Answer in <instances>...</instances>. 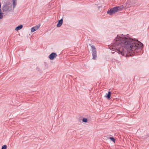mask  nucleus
I'll return each mask as SVG.
<instances>
[{
    "label": "nucleus",
    "mask_w": 149,
    "mask_h": 149,
    "mask_svg": "<svg viewBox=\"0 0 149 149\" xmlns=\"http://www.w3.org/2000/svg\"><path fill=\"white\" fill-rule=\"evenodd\" d=\"M113 46L119 54L124 55L123 47L130 54L137 53L138 50L143 47V44L138 40L126 37L123 34L118 35L114 40Z\"/></svg>",
    "instance_id": "nucleus-1"
},
{
    "label": "nucleus",
    "mask_w": 149,
    "mask_h": 149,
    "mask_svg": "<svg viewBox=\"0 0 149 149\" xmlns=\"http://www.w3.org/2000/svg\"><path fill=\"white\" fill-rule=\"evenodd\" d=\"M14 8H12L11 4H7L3 8V11L7 12H13Z\"/></svg>",
    "instance_id": "nucleus-2"
},
{
    "label": "nucleus",
    "mask_w": 149,
    "mask_h": 149,
    "mask_svg": "<svg viewBox=\"0 0 149 149\" xmlns=\"http://www.w3.org/2000/svg\"><path fill=\"white\" fill-rule=\"evenodd\" d=\"M117 12V8L115 7L108 11L107 13L110 15H112Z\"/></svg>",
    "instance_id": "nucleus-3"
},
{
    "label": "nucleus",
    "mask_w": 149,
    "mask_h": 149,
    "mask_svg": "<svg viewBox=\"0 0 149 149\" xmlns=\"http://www.w3.org/2000/svg\"><path fill=\"white\" fill-rule=\"evenodd\" d=\"M92 47L93 49V58L94 59H96V58L97 57V55H96V51L95 50V48H93Z\"/></svg>",
    "instance_id": "nucleus-4"
},
{
    "label": "nucleus",
    "mask_w": 149,
    "mask_h": 149,
    "mask_svg": "<svg viewBox=\"0 0 149 149\" xmlns=\"http://www.w3.org/2000/svg\"><path fill=\"white\" fill-rule=\"evenodd\" d=\"M56 56L57 55L56 53H52L49 55V58L51 60H53Z\"/></svg>",
    "instance_id": "nucleus-5"
},
{
    "label": "nucleus",
    "mask_w": 149,
    "mask_h": 149,
    "mask_svg": "<svg viewBox=\"0 0 149 149\" xmlns=\"http://www.w3.org/2000/svg\"><path fill=\"white\" fill-rule=\"evenodd\" d=\"M40 27V25H37L35 26H34L31 29V32H33L36 31L37 30L39 29Z\"/></svg>",
    "instance_id": "nucleus-6"
},
{
    "label": "nucleus",
    "mask_w": 149,
    "mask_h": 149,
    "mask_svg": "<svg viewBox=\"0 0 149 149\" xmlns=\"http://www.w3.org/2000/svg\"><path fill=\"white\" fill-rule=\"evenodd\" d=\"M63 24V19H62L60 20L58 22V23L57 24V26L58 27H60Z\"/></svg>",
    "instance_id": "nucleus-7"
},
{
    "label": "nucleus",
    "mask_w": 149,
    "mask_h": 149,
    "mask_svg": "<svg viewBox=\"0 0 149 149\" xmlns=\"http://www.w3.org/2000/svg\"><path fill=\"white\" fill-rule=\"evenodd\" d=\"M23 26L22 25H20L18 26L15 29V30L16 31H18L22 28Z\"/></svg>",
    "instance_id": "nucleus-8"
},
{
    "label": "nucleus",
    "mask_w": 149,
    "mask_h": 149,
    "mask_svg": "<svg viewBox=\"0 0 149 149\" xmlns=\"http://www.w3.org/2000/svg\"><path fill=\"white\" fill-rule=\"evenodd\" d=\"M115 7L117 8V10L118 11V10H122L123 8V5H122L120 6H117Z\"/></svg>",
    "instance_id": "nucleus-9"
},
{
    "label": "nucleus",
    "mask_w": 149,
    "mask_h": 149,
    "mask_svg": "<svg viewBox=\"0 0 149 149\" xmlns=\"http://www.w3.org/2000/svg\"><path fill=\"white\" fill-rule=\"evenodd\" d=\"M17 5V2L16 0H13V8H14Z\"/></svg>",
    "instance_id": "nucleus-10"
},
{
    "label": "nucleus",
    "mask_w": 149,
    "mask_h": 149,
    "mask_svg": "<svg viewBox=\"0 0 149 149\" xmlns=\"http://www.w3.org/2000/svg\"><path fill=\"white\" fill-rule=\"evenodd\" d=\"M111 96V92H109L108 94H106V97L108 98V99H109L110 98Z\"/></svg>",
    "instance_id": "nucleus-11"
},
{
    "label": "nucleus",
    "mask_w": 149,
    "mask_h": 149,
    "mask_svg": "<svg viewBox=\"0 0 149 149\" xmlns=\"http://www.w3.org/2000/svg\"><path fill=\"white\" fill-rule=\"evenodd\" d=\"M109 139L111 140L112 141L114 142V143H115L116 140L114 138H113V137H110Z\"/></svg>",
    "instance_id": "nucleus-12"
},
{
    "label": "nucleus",
    "mask_w": 149,
    "mask_h": 149,
    "mask_svg": "<svg viewBox=\"0 0 149 149\" xmlns=\"http://www.w3.org/2000/svg\"><path fill=\"white\" fill-rule=\"evenodd\" d=\"M82 121L83 122L86 123L88 121V120L86 118H84L83 119Z\"/></svg>",
    "instance_id": "nucleus-13"
},
{
    "label": "nucleus",
    "mask_w": 149,
    "mask_h": 149,
    "mask_svg": "<svg viewBox=\"0 0 149 149\" xmlns=\"http://www.w3.org/2000/svg\"><path fill=\"white\" fill-rule=\"evenodd\" d=\"M7 148V146L6 145H4L2 146L1 149H6Z\"/></svg>",
    "instance_id": "nucleus-14"
}]
</instances>
